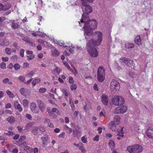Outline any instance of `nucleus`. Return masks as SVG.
<instances>
[{
    "label": "nucleus",
    "mask_w": 153,
    "mask_h": 153,
    "mask_svg": "<svg viewBox=\"0 0 153 153\" xmlns=\"http://www.w3.org/2000/svg\"><path fill=\"white\" fill-rule=\"evenodd\" d=\"M86 12H83L82 18L80 21L78 22L79 24L81 26V24H83V28L84 29V35L91 36L93 34V30H95L97 27V23L94 19L88 20L89 16Z\"/></svg>",
    "instance_id": "f257e3e1"
},
{
    "label": "nucleus",
    "mask_w": 153,
    "mask_h": 153,
    "mask_svg": "<svg viewBox=\"0 0 153 153\" xmlns=\"http://www.w3.org/2000/svg\"><path fill=\"white\" fill-rule=\"evenodd\" d=\"M95 34L98 36V39L94 40L92 39L89 40L87 43V46L93 47L100 45L102 40V34L100 32H96Z\"/></svg>",
    "instance_id": "f03ea898"
},
{
    "label": "nucleus",
    "mask_w": 153,
    "mask_h": 153,
    "mask_svg": "<svg viewBox=\"0 0 153 153\" xmlns=\"http://www.w3.org/2000/svg\"><path fill=\"white\" fill-rule=\"evenodd\" d=\"M127 150L129 153H139L143 150L141 146L138 144H135L128 146Z\"/></svg>",
    "instance_id": "7ed1b4c3"
},
{
    "label": "nucleus",
    "mask_w": 153,
    "mask_h": 153,
    "mask_svg": "<svg viewBox=\"0 0 153 153\" xmlns=\"http://www.w3.org/2000/svg\"><path fill=\"white\" fill-rule=\"evenodd\" d=\"M125 102L124 99L122 97L118 95L114 96L112 99V103L117 106L123 105Z\"/></svg>",
    "instance_id": "20e7f679"
},
{
    "label": "nucleus",
    "mask_w": 153,
    "mask_h": 153,
    "mask_svg": "<svg viewBox=\"0 0 153 153\" xmlns=\"http://www.w3.org/2000/svg\"><path fill=\"white\" fill-rule=\"evenodd\" d=\"M105 78V74L104 68L100 67L97 72V79L100 82L103 81Z\"/></svg>",
    "instance_id": "39448f33"
},
{
    "label": "nucleus",
    "mask_w": 153,
    "mask_h": 153,
    "mask_svg": "<svg viewBox=\"0 0 153 153\" xmlns=\"http://www.w3.org/2000/svg\"><path fill=\"white\" fill-rule=\"evenodd\" d=\"M120 84L119 82L115 79H112L110 83V88L112 91H117L120 89Z\"/></svg>",
    "instance_id": "423d86ee"
},
{
    "label": "nucleus",
    "mask_w": 153,
    "mask_h": 153,
    "mask_svg": "<svg viewBox=\"0 0 153 153\" xmlns=\"http://www.w3.org/2000/svg\"><path fill=\"white\" fill-rule=\"evenodd\" d=\"M87 47L88 52L91 56L96 57L98 56V52L96 49L93 48V47Z\"/></svg>",
    "instance_id": "0eeeda50"
},
{
    "label": "nucleus",
    "mask_w": 153,
    "mask_h": 153,
    "mask_svg": "<svg viewBox=\"0 0 153 153\" xmlns=\"http://www.w3.org/2000/svg\"><path fill=\"white\" fill-rule=\"evenodd\" d=\"M81 3L82 6L85 7L86 12L90 13L92 12V7L88 5H87L86 2H85L84 0H81Z\"/></svg>",
    "instance_id": "6e6552de"
},
{
    "label": "nucleus",
    "mask_w": 153,
    "mask_h": 153,
    "mask_svg": "<svg viewBox=\"0 0 153 153\" xmlns=\"http://www.w3.org/2000/svg\"><path fill=\"white\" fill-rule=\"evenodd\" d=\"M37 102L39 108L41 111L43 112L45 109V104L39 100H37Z\"/></svg>",
    "instance_id": "1a4fd4ad"
},
{
    "label": "nucleus",
    "mask_w": 153,
    "mask_h": 153,
    "mask_svg": "<svg viewBox=\"0 0 153 153\" xmlns=\"http://www.w3.org/2000/svg\"><path fill=\"white\" fill-rule=\"evenodd\" d=\"M30 107L31 111L35 113H38L39 109L37 107L36 103L34 102H32L31 104Z\"/></svg>",
    "instance_id": "9d476101"
},
{
    "label": "nucleus",
    "mask_w": 153,
    "mask_h": 153,
    "mask_svg": "<svg viewBox=\"0 0 153 153\" xmlns=\"http://www.w3.org/2000/svg\"><path fill=\"white\" fill-rule=\"evenodd\" d=\"M117 125H118L114 123V121H111L109 123L108 127L112 131H114L117 130Z\"/></svg>",
    "instance_id": "9b49d317"
},
{
    "label": "nucleus",
    "mask_w": 153,
    "mask_h": 153,
    "mask_svg": "<svg viewBox=\"0 0 153 153\" xmlns=\"http://www.w3.org/2000/svg\"><path fill=\"white\" fill-rule=\"evenodd\" d=\"M20 24L18 21H15L13 20L12 21V22L11 27L14 29H16L19 27Z\"/></svg>",
    "instance_id": "f8f14e48"
},
{
    "label": "nucleus",
    "mask_w": 153,
    "mask_h": 153,
    "mask_svg": "<svg viewBox=\"0 0 153 153\" xmlns=\"http://www.w3.org/2000/svg\"><path fill=\"white\" fill-rule=\"evenodd\" d=\"M102 101L105 105H107L108 102V99L105 94H102L101 96Z\"/></svg>",
    "instance_id": "ddd939ff"
},
{
    "label": "nucleus",
    "mask_w": 153,
    "mask_h": 153,
    "mask_svg": "<svg viewBox=\"0 0 153 153\" xmlns=\"http://www.w3.org/2000/svg\"><path fill=\"white\" fill-rule=\"evenodd\" d=\"M126 65L129 67H131L132 68H134V63L133 61L132 60L128 59L126 63Z\"/></svg>",
    "instance_id": "4468645a"
},
{
    "label": "nucleus",
    "mask_w": 153,
    "mask_h": 153,
    "mask_svg": "<svg viewBox=\"0 0 153 153\" xmlns=\"http://www.w3.org/2000/svg\"><path fill=\"white\" fill-rule=\"evenodd\" d=\"M14 105L16 109H18L19 111L21 112L22 111V108L21 105L17 102H14Z\"/></svg>",
    "instance_id": "2eb2a0df"
},
{
    "label": "nucleus",
    "mask_w": 153,
    "mask_h": 153,
    "mask_svg": "<svg viewBox=\"0 0 153 153\" xmlns=\"http://www.w3.org/2000/svg\"><path fill=\"white\" fill-rule=\"evenodd\" d=\"M120 117L118 115H116L114 117L113 120L112 121H114V123L118 125L120 123Z\"/></svg>",
    "instance_id": "dca6fc26"
},
{
    "label": "nucleus",
    "mask_w": 153,
    "mask_h": 153,
    "mask_svg": "<svg viewBox=\"0 0 153 153\" xmlns=\"http://www.w3.org/2000/svg\"><path fill=\"white\" fill-rule=\"evenodd\" d=\"M134 43L138 45H140L141 44V40L140 36H136L134 39Z\"/></svg>",
    "instance_id": "f3484780"
},
{
    "label": "nucleus",
    "mask_w": 153,
    "mask_h": 153,
    "mask_svg": "<svg viewBox=\"0 0 153 153\" xmlns=\"http://www.w3.org/2000/svg\"><path fill=\"white\" fill-rule=\"evenodd\" d=\"M149 131V130H147L145 133L149 138H153V132L150 131Z\"/></svg>",
    "instance_id": "a211bd4d"
},
{
    "label": "nucleus",
    "mask_w": 153,
    "mask_h": 153,
    "mask_svg": "<svg viewBox=\"0 0 153 153\" xmlns=\"http://www.w3.org/2000/svg\"><path fill=\"white\" fill-rule=\"evenodd\" d=\"M7 120L9 123H13L15 121V119L14 117L13 116H10L7 118Z\"/></svg>",
    "instance_id": "6ab92c4d"
},
{
    "label": "nucleus",
    "mask_w": 153,
    "mask_h": 153,
    "mask_svg": "<svg viewBox=\"0 0 153 153\" xmlns=\"http://www.w3.org/2000/svg\"><path fill=\"white\" fill-rule=\"evenodd\" d=\"M134 46V44L130 43H126L125 44V47L128 49L133 48Z\"/></svg>",
    "instance_id": "aec40b11"
},
{
    "label": "nucleus",
    "mask_w": 153,
    "mask_h": 153,
    "mask_svg": "<svg viewBox=\"0 0 153 153\" xmlns=\"http://www.w3.org/2000/svg\"><path fill=\"white\" fill-rule=\"evenodd\" d=\"M120 113H124L126 112L127 108L125 106H123L120 107Z\"/></svg>",
    "instance_id": "412c9836"
},
{
    "label": "nucleus",
    "mask_w": 153,
    "mask_h": 153,
    "mask_svg": "<svg viewBox=\"0 0 153 153\" xmlns=\"http://www.w3.org/2000/svg\"><path fill=\"white\" fill-rule=\"evenodd\" d=\"M128 59V58L122 57L120 59V61L121 62H123L126 64Z\"/></svg>",
    "instance_id": "4be33fe9"
},
{
    "label": "nucleus",
    "mask_w": 153,
    "mask_h": 153,
    "mask_svg": "<svg viewBox=\"0 0 153 153\" xmlns=\"http://www.w3.org/2000/svg\"><path fill=\"white\" fill-rule=\"evenodd\" d=\"M120 128V130L119 131L118 133L117 134V135L121 137H123L124 136V133L123 131V128L121 127Z\"/></svg>",
    "instance_id": "5701e85b"
},
{
    "label": "nucleus",
    "mask_w": 153,
    "mask_h": 153,
    "mask_svg": "<svg viewBox=\"0 0 153 153\" xmlns=\"http://www.w3.org/2000/svg\"><path fill=\"white\" fill-rule=\"evenodd\" d=\"M38 127H35L32 130V133L34 135H36L37 134V130L38 129Z\"/></svg>",
    "instance_id": "b1692460"
},
{
    "label": "nucleus",
    "mask_w": 153,
    "mask_h": 153,
    "mask_svg": "<svg viewBox=\"0 0 153 153\" xmlns=\"http://www.w3.org/2000/svg\"><path fill=\"white\" fill-rule=\"evenodd\" d=\"M52 55L54 56H58L59 55V52L56 49L53 51L52 52Z\"/></svg>",
    "instance_id": "393cba45"
},
{
    "label": "nucleus",
    "mask_w": 153,
    "mask_h": 153,
    "mask_svg": "<svg viewBox=\"0 0 153 153\" xmlns=\"http://www.w3.org/2000/svg\"><path fill=\"white\" fill-rule=\"evenodd\" d=\"M79 128L77 129H74L73 130V134L74 135L77 136L78 134L80 133V131H79Z\"/></svg>",
    "instance_id": "a878e982"
},
{
    "label": "nucleus",
    "mask_w": 153,
    "mask_h": 153,
    "mask_svg": "<svg viewBox=\"0 0 153 153\" xmlns=\"http://www.w3.org/2000/svg\"><path fill=\"white\" fill-rule=\"evenodd\" d=\"M109 147L111 148V149L112 150L113 148L114 147L115 144L113 140H110L109 143Z\"/></svg>",
    "instance_id": "bb28decb"
},
{
    "label": "nucleus",
    "mask_w": 153,
    "mask_h": 153,
    "mask_svg": "<svg viewBox=\"0 0 153 153\" xmlns=\"http://www.w3.org/2000/svg\"><path fill=\"white\" fill-rule=\"evenodd\" d=\"M120 109L119 107H117L113 111V112L115 114L120 113Z\"/></svg>",
    "instance_id": "cd10ccee"
},
{
    "label": "nucleus",
    "mask_w": 153,
    "mask_h": 153,
    "mask_svg": "<svg viewBox=\"0 0 153 153\" xmlns=\"http://www.w3.org/2000/svg\"><path fill=\"white\" fill-rule=\"evenodd\" d=\"M41 139L42 140L43 144L45 145L46 144L47 141L48 140V138L45 137H42Z\"/></svg>",
    "instance_id": "c85d7f7f"
},
{
    "label": "nucleus",
    "mask_w": 153,
    "mask_h": 153,
    "mask_svg": "<svg viewBox=\"0 0 153 153\" xmlns=\"http://www.w3.org/2000/svg\"><path fill=\"white\" fill-rule=\"evenodd\" d=\"M13 67L16 70H18L20 69V66L19 64L16 63L14 65Z\"/></svg>",
    "instance_id": "c756f323"
},
{
    "label": "nucleus",
    "mask_w": 153,
    "mask_h": 153,
    "mask_svg": "<svg viewBox=\"0 0 153 153\" xmlns=\"http://www.w3.org/2000/svg\"><path fill=\"white\" fill-rule=\"evenodd\" d=\"M5 51L7 53L8 55L11 54L12 52V50L8 48H5Z\"/></svg>",
    "instance_id": "7c9ffc66"
},
{
    "label": "nucleus",
    "mask_w": 153,
    "mask_h": 153,
    "mask_svg": "<svg viewBox=\"0 0 153 153\" xmlns=\"http://www.w3.org/2000/svg\"><path fill=\"white\" fill-rule=\"evenodd\" d=\"M77 88V86L76 84H74L70 86V88L72 91L75 90Z\"/></svg>",
    "instance_id": "2f4dec72"
},
{
    "label": "nucleus",
    "mask_w": 153,
    "mask_h": 153,
    "mask_svg": "<svg viewBox=\"0 0 153 153\" xmlns=\"http://www.w3.org/2000/svg\"><path fill=\"white\" fill-rule=\"evenodd\" d=\"M6 92L10 97L13 98V97L14 96L13 94L10 91L7 90Z\"/></svg>",
    "instance_id": "473e14b6"
},
{
    "label": "nucleus",
    "mask_w": 153,
    "mask_h": 153,
    "mask_svg": "<svg viewBox=\"0 0 153 153\" xmlns=\"http://www.w3.org/2000/svg\"><path fill=\"white\" fill-rule=\"evenodd\" d=\"M0 45L3 46H7L8 45V43L5 41H3L2 42H1Z\"/></svg>",
    "instance_id": "72a5a7b5"
},
{
    "label": "nucleus",
    "mask_w": 153,
    "mask_h": 153,
    "mask_svg": "<svg viewBox=\"0 0 153 153\" xmlns=\"http://www.w3.org/2000/svg\"><path fill=\"white\" fill-rule=\"evenodd\" d=\"M6 64L4 62H1L0 64V67L1 69H5L6 68Z\"/></svg>",
    "instance_id": "f704fd0d"
},
{
    "label": "nucleus",
    "mask_w": 153,
    "mask_h": 153,
    "mask_svg": "<svg viewBox=\"0 0 153 153\" xmlns=\"http://www.w3.org/2000/svg\"><path fill=\"white\" fill-rule=\"evenodd\" d=\"M19 80L23 82H25V78L22 76H20L18 77Z\"/></svg>",
    "instance_id": "c9c22d12"
},
{
    "label": "nucleus",
    "mask_w": 153,
    "mask_h": 153,
    "mask_svg": "<svg viewBox=\"0 0 153 153\" xmlns=\"http://www.w3.org/2000/svg\"><path fill=\"white\" fill-rule=\"evenodd\" d=\"M23 103L24 106H28V101L26 99H24L23 100Z\"/></svg>",
    "instance_id": "e433bc0d"
},
{
    "label": "nucleus",
    "mask_w": 153,
    "mask_h": 153,
    "mask_svg": "<svg viewBox=\"0 0 153 153\" xmlns=\"http://www.w3.org/2000/svg\"><path fill=\"white\" fill-rule=\"evenodd\" d=\"M4 134L6 135H8L9 136H11V135H13L14 134L13 132H11V131H9L7 133L4 132Z\"/></svg>",
    "instance_id": "4c0bfd02"
},
{
    "label": "nucleus",
    "mask_w": 153,
    "mask_h": 153,
    "mask_svg": "<svg viewBox=\"0 0 153 153\" xmlns=\"http://www.w3.org/2000/svg\"><path fill=\"white\" fill-rule=\"evenodd\" d=\"M27 57V60L29 61L32 60L34 58V56L33 55L28 56Z\"/></svg>",
    "instance_id": "58836bf2"
},
{
    "label": "nucleus",
    "mask_w": 153,
    "mask_h": 153,
    "mask_svg": "<svg viewBox=\"0 0 153 153\" xmlns=\"http://www.w3.org/2000/svg\"><path fill=\"white\" fill-rule=\"evenodd\" d=\"M79 149L83 153H85L86 151L85 148L82 146H80L79 147Z\"/></svg>",
    "instance_id": "ea45409f"
},
{
    "label": "nucleus",
    "mask_w": 153,
    "mask_h": 153,
    "mask_svg": "<svg viewBox=\"0 0 153 153\" xmlns=\"http://www.w3.org/2000/svg\"><path fill=\"white\" fill-rule=\"evenodd\" d=\"M20 91L21 93V94L23 95H25V90L24 88H21L20 90Z\"/></svg>",
    "instance_id": "a19ab883"
},
{
    "label": "nucleus",
    "mask_w": 153,
    "mask_h": 153,
    "mask_svg": "<svg viewBox=\"0 0 153 153\" xmlns=\"http://www.w3.org/2000/svg\"><path fill=\"white\" fill-rule=\"evenodd\" d=\"M46 91V89L45 88H39V91L40 93H44Z\"/></svg>",
    "instance_id": "79ce46f5"
},
{
    "label": "nucleus",
    "mask_w": 153,
    "mask_h": 153,
    "mask_svg": "<svg viewBox=\"0 0 153 153\" xmlns=\"http://www.w3.org/2000/svg\"><path fill=\"white\" fill-rule=\"evenodd\" d=\"M74 81L73 80V78L72 76H70L69 77V82L71 84H73Z\"/></svg>",
    "instance_id": "37998d69"
},
{
    "label": "nucleus",
    "mask_w": 153,
    "mask_h": 153,
    "mask_svg": "<svg viewBox=\"0 0 153 153\" xmlns=\"http://www.w3.org/2000/svg\"><path fill=\"white\" fill-rule=\"evenodd\" d=\"M33 75V71H31L29 73H28L26 75V76L28 78H31Z\"/></svg>",
    "instance_id": "c03bdc74"
},
{
    "label": "nucleus",
    "mask_w": 153,
    "mask_h": 153,
    "mask_svg": "<svg viewBox=\"0 0 153 153\" xmlns=\"http://www.w3.org/2000/svg\"><path fill=\"white\" fill-rule=\"evenodd\" d=\"M25 50L24 49H21L20 52V55L22 57H23L24 56V53Z\"/></svg>",
    "instance_id": "a18cd8bd"
},
{
    "label": "nucleus",
    "mask_w": 153,
    "mask_h": 153,
    "mask_svg": "<svg viewBox=\"0 0 153 153\" xmlns=\"http://www.w3.org/2000/svg\"><path fill=\"white\" fill-rule=\"evenodd\" d=\"M26 137L25 136H22L20 137L19 139V141L21 142L22 141L26 139Z\"/></svg>",
    "instance_id": "49530a36"
},
{
    "label": "nucleus",
    "mask_w": 153,
    "mask_h": 153,
    "mask_svg": "<svg viewBox=\"0 0 153 153\" xmlns=\"http://www.w3.org/2000/svg\"><path fill=\"white\" fill-rule=\"evenodd\" d=\"M29 64L27 62H25L23 64V67L24 68H28L29 66Z\"/></svg>",
    "instance_id": "de8ad7c7"
},
{
    "label": "nucleus",
    "mask_w": 153,
    "mask_h": 153,
    "mask_svg": "<svg viewBox=\"0 0 153 153\" xmlns=\"http://www.w3.org/2000/svg\"><path fill=\"white\" fill-rule=\"evenodd\" d=\"M6 10V9H5L4 7V6L3 4H0V11L1 10Z\"/></svg>",
    "instance_id": "09e8293b"
},
{
    "label": "nucleus",
    "mask_w": 153,
    "mask_h": 153,
    "mask_svg": "<svg viewBox=\"0 0 153 153\" xmlns=\"http://www.w3.org/2000/svg\"><path fill=\"white\" fill-rule=\"evenodd\" d=\"M71 127L72 128H73V130L74 129H77L78 128H79L78 126L74 124H72L71 126Z\"/></svg>",
    "instance_id": "8fccbe9b"
},
{
    "label": "nucleus",
    "mask_w": 153,
    "mask_h": 153,
    "mask_svg": "<svg viewBox=\"0 0 153 153\" xmlns=\"http://www.w3.org/2000/svg\"><path fill=\"white\" fill-rule=\"evenodd\" d=\"M62 92L65 94L66 96L67 97L68 96V94L67 90L65 89H63L62 90Z\"/></svg>",
    "instance_id": "3c124183"
},
{
    "label": "nucleus",
    "mask_w": 153,
    "mask_h": 153,
    "mask_svg": "<svg viewBox=\"0 0 153 153\" xmlns=\"http://www.w3.org/2000/svg\"><path fill=\"white\" fill-rule=\"evenodd\" d=\"M82 141L84 143H86L87 142V139L85 137L83 136L81 138Z\"/></svg>",
    "instance_id": "603ef678"
},
{
    "label": "nucleus",
    "mask_w": 153,
    "mask_h": 153,
    "mask_svg": "<svg viewBox=\"0 0 153 153\" xmlns=\"http://www.w3.org/2000/svg\"><path fill=\"white\" fill-rule=\"evenodd\" d=\"M9 79L8 78H5L3 80V83L4 84H6L8 83L9 81Z\"/></svg>",
    "instance_id": "864d4df0"
},
{
    "label": "nucleus",
    "mask_w": 153,
    "mask_h": 153,
    "mask_svg": "<svg viewBox=\"0 0 153 153\" xmlns=\"http://www.w3.org/2000/svg\"><path fill=\"white\" fill-rule=\"evenodd\" d=\"M26 117L28 119L31 120L32 119L31 116L30 114H27L26 115Z\"/></svg>",
    "instance_id": "5fc2aeb1"
},
{
    "label": "nucleus",
    "mask_w": 153,
    "mask_h": 153,
    "mask_svg": "<svg viewBox=\"0 0 153 153\" xmlns=\"http://www.w3.org/2000/svg\"><path fill=\"white\" fill-rule=\"evenodd\" d=\"M99 135H97L93 138V140L94 141H98L99 140Z\"/></svg>",
    "instance_id": "6e6d98bb"
},
{
    "label": "nucleus",
    "mask_w": 153,
    "mask_h": 153,
    "mask_svg": "<svg viewBox=\"0 0 153 153\" xmlns=\"http://www.w3.org/2000/svg\"><path fill=\"white\" fill-rule=\"evenodd\" d=\"M65 132H63L59 135V138H60V137L64 138L65 137Z\"/></svg>",
    "instance_id": "4d7b16f0"
},
{
    "label": "nucleus",
    "mask_w": 153,
    "mask_h": 153,
    "mask_svg": "<svg viewBox=\"0 0 153 153\" xmlns=\"http://www.w3.org/2000/svg\"><path fill=\"white\" fill-rule=\"evenodd\" d=\"M55 70L56 71L58 74H59L60 72L61 69L57 67L56 68Z\"/></svg>",
    "instance_id": "13d9d810"
},
{
    "label": "nucleus",
    "mask_w": 153,
    "mask_h": 153,
    "mask_svg": "<svg viewBox=\"0 0 153 153\" xmlns=\"http://www.w3.org/2000/svg\"><path fill=\"white\" fill-rule=\"evenodd\" d=\"M2 59L3 61L6 62L8 60V58L7 57H2Z\"/></svg>",
    "instance_id": "bf43d9fd"
},
{
    "label": "nucleus",
    "mask_w": 153,
    "mask_h": 153,
    "mask_svg": "<svg viewBox=\"0 0 153 153\" xmlns=\"http://www.w3.org/2000/svg\"><path fill=\"white\" fill-rule=\"evenodd\" d=\"M53 112H55L57 114L59 112L57 108H53L52 110Z\"/></svg>",
    "instance_id": "052dcab7"
},
{
    "label": "nucleus",
    "mask_w": 153,
    "mask_h": 153,
    "mask_svg": "<svg viewBox=\"0 0 153 153\" xmlns=\"http://www.w3.org/2000/svg\"><path fill=\"white\" fill-rule=\"evenodd\" d=\"M19 137V134H16L13 137V139L14 140H17L18 139Z\"/></svg>",
    "instance_id": "680f3d73"
},
{
    "label": "nucleus",
    "mask_w": 153,
    "mask_h": 153,
    "mask_svg": "<svg viewBox=\"0 0 153 153\" xmlns=\"http://www.w3.org/2000/svg\"><path fill=\"white\" fill-rule=\"evenodd\" d=\"M54 131L56 133H58L60 131V129L59 128H56L54 129Z\"/></svg>",
    "instance_id": "e2e57ef3"
},
{
    "label": "nucleus",
    "mask_w": 153,
    "mask_h": 153,
    "mask_svg": "<svg viewBox=\"0 0 153 153\" xmlns=\"http://www.w3.org/2000/svg\"><path fill=\"white\" fill-rule=\"evenodd\" d=\"M32 79H30L29 80H28L27 82H24V83H26L27 85L29 84L32 81Z\"/></svg>",
    "instance_id": "0e129e2a"
},
{
    "label": "nucleus",
    "mask_w": 153,
    "mask_h": 153,
    "mask_svg": "<svg viewBox=\"0 0 153 153\" xmlns=\"http://www.w3.org/2000/svg\"><path fill=\"white\" fill-rule=\"evenodd\" d=\"M94 89L96 91H98V88L97 87V84H95L94 85Z\"/></svg>",
    "instance_id": "69168bd1"
},
{
    "label": "nucleus",
    "mask_w": 153,
    "mask_h": 153,
    "mask_svg": "<svg viewBox=\"0 0 153 153\" xmlns=\"http://www.w3.org/2000/svg\"><path fill=\"white\" fill-rule=\"evenodd\" d=\"M13 67V64L12 63H10L9 64V65L8 67V68H9L11 69Z\"/></svg>",
    "instance_id": "338daca9"
},
{
    "label": "nucleus",
    "mask_w": 153,
    "mask_h": 153,
    "mask_svg": "<svg viewBox=\"0 0 153 153\" xmlns=\"http://www.w3.org/2000/svg\"><path fill=\"white\" fill-rule=\"evenodd\" d=\"M18 150L17 149L15 148L12 150V152L13 153H17L18 152Z\"/></svg>",
    "instance_id": "774afa93"
}]
</instances>
